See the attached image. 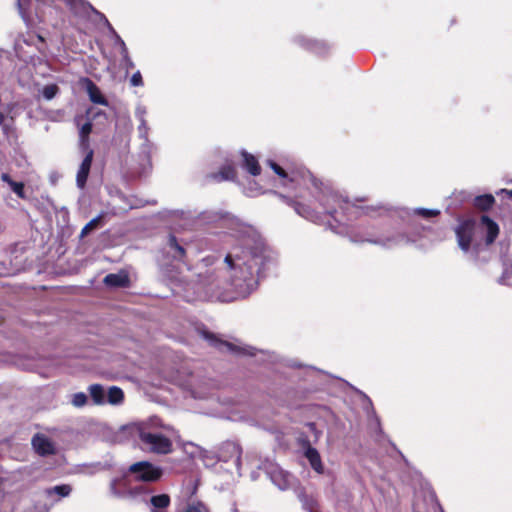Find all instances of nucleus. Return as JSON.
<instances>
[{"label":"nucleus","instance_id":"obj_1","mask_svg":"<svg viewBox=\"0 0 512 512\" xmlns=\"http://www.w3.org/2000/svg\"><path fill=\"white\" fill-rule=\"evenodd\" d=\"M267 165L283 180V185L288 183H296L302 186L309 194L318 202L322 211L316 210L311 203L305 201L303 194L296 195V199L289 198L279 194L287 205L291 206L294 211L304 219L316 224H326L335 233H342L344 218L350 219L357 215L383 216L388 209L383 205L377 206H358L344 198L338 192L333 191L330 187L324 185L320 180L316 179L309 171H302L299 175L289 174L275 161L267 160Z\"/></svg>","mask_w":512,"mask_h":512},{"label":"nucleus","instance_id":"obj_2","mask_svg":"<svg viewBox=\"0 0 512 512\" xmlns=\"http://www.w3.org/2000/svg\"><path fill=\"white\" fill-rule=\"evenodd\" d=\"M232 235L237 244L224 262L234 292L245 298L257 289L260 279L276 264L277 255L249 225L236 222Z\"/></svg>","mask_w":512,"mask_h":512},{"label":"nucleus","instance_id":"obj_3","mask_svg":"<svg viewBox=\"0 0 512 512\" xmlns=\"http://www.w3.org/2000/svg\"><path fill=\"white\" fill-rule=\"evenodd\" d=\"M203 267H199L196 279L190 276H183L179 279V288L184 291V297L187 301L192 300H213L218 299L221 301H227L228 299L218 294L217 289L219 283L215 271L212 269L202 270Z\"/></svg>","mask_w":512,"mask_h":512},{"label":"nucleus","instance_id":"obj_4","mask_svg":"<svg viewBox=\"0 0 512 512\" xmlns=\"http://www.w3.org/2000/svg\"><path fill=\"white\" fill-rule=\"evenodd\" d=\"M70 9L71 13L79 21H89L92 19V12L95 8L86 0H62ZM54 2V0H18V9L24 21H27L33 13L42 20L45 11L44 6Z\"/></svg>","mask_w":512,"mask_h":512},{"label":"nucleus","instance_id":"obj_5","mask_svg":"<svg viewBox=\"0 0 512 512\" xmlns=\"http://www.w3.org/2000/svg\"><path fill=\"white\" fill-rule=\"evenodd\" d=\"M138 446L147 453L167 455L172 452L173 444L169 435L153 427L142 425L137 430Z\"/></svg>","mask_w":512,"mask_h":512},{"label":"nucleus","instance_id":"obj_6","mask_svg":"<svg viewBox=\"0 0 512 512\" xmlns=\"http://www.w3.org/2000/svg\"><path fill=\"white\" fill-rule=\"evenodd\" d=\"M350 240L354 243H370L386 249H392L415 242V239L404 232L366 231L364 233L350 234Z\"/></svg>","mask_w":512,"mask_h":512},{"label":"nucleus","instance_id":"obj_7","mask_svg":"<svg viewBox=\"0 0 512 512\" xmlns=\"http://www.w3.org/2000/svg\"><path fill=\"white\" fill-rule=\"evenodd\" d=\"M128 473L133 475L135 481L152 483L161 479L163 469L149 461H139L128 467Z\"/></svg>","mask_w":512,"mask_h":512},{"label":"nucleus","instance_id":"obj_8","mask_svg":"<svg viewBox=\"0 0 512 512\" xmlns=\"http://www.w3.org/2000/svg\"><path fill=\"white\" fill-rule=\"evenodd\" d=\"M478 226L475 220L466 219L460 221L455 228V234L459 248L464 252L468 253L471 248V244L474 241L475 234Z\"/></svg>","mask_w":512,"mask_h":512},{"label":"nucleus","instance_id":"obj_9","mask_svg":"<svg viewBox=\"0 0 512 512\" xmlns=\"http://www.w3.org/2000/svg\"><path fill=\"white\" fill-rule=\"evenodd\" d=\"M200 335L204 340H206L209 345L217 348L220 351H228L236 354H247L250 356H255V348L247 346V347H241L236 346L232 343H229L227 341H223L219 339L215 334L212 332H209L208 330L201 329L199 330Z\"/></svg>","mask_w":512,"mask_h":512},{"label":"nucleus","instance_id":"obj_10","mask_svg":"<svg viewBox=\"0 0 512 512\" xmlns=\"http://www.w3.org/2000/svg\"><path fill=\"white\" fill-rule=\"evenodd\" d=\"M129 475L130 473H128L127 470L121 476L115 477L110 481L109 491L113 497L118 499H129L133 489Z\"/></svg>","mask_w":512,"mask_h":512},{"label":"nucleus","instance_id":"obj_11","mask_svg":"<svg viewBox=\"0 0 512 512\" xmlns=\"http://www.w3.org/2000/svg\"><path fill=\"white\" fill-rule=\"evenodd\" d=\"M292 42L300 48L318 55H324L330 49V46L325 41L310 38L303 34L293 36Z\"/></svg>","mask_w":512,"mask_h":512},{"label":"nucleus","instance_id":"obj_12","mask_svg":"<svg viewBox=\"0 0 512 512\" xmlns=\"http://www.w3.org/2000/svg\"><path fill=\"white\" fill-rule=\"evenodd\" d=\"M266 474L272 483L282 491L288 490L294 481V477L291 474L284 471L276 464H269L266 467Z\"/></svg>","mask_w":512,"mask_h":512},{"label":"nucleus","instance_id":"obj_13","mask_svg":"<svg viewBox=\"0 0 512 512\" xmlns=\"http://www.w3.org/2000/svg\"><path fill=\"white\" fill-rule=\"evenodd\" d=\"M187 244L174 235H169L164 246V253L175 261L182 262L186 256Z\"/></svg>","mask_w":512,"mask_h":512},{"label":"nucleus","instance_id":"obj_14","mask_svg":"<svg viewBox=\"0 0 512 512\" xmlns=\"http://www.w3.org/2000/svg\"><path fill=\"white\" fill-rule=\"evenodd\" d=\"M111 40L113 41L114 47H117L121 56L120 59V65L125 70L126 74L129 73L131 69L134 68L135 64L130 57L128 47L124 40L121 38V36L116 32L113 31V34L110 36Z\"/></svg>","mask_w":512,"mask_h":512},{"label":"nucleus","instance_id":"obj_15","mask_svg":"<svg viewBox=\"0 0 512 512\" xmlns=\"http://www.w3.org/2000/svg\"><path fill=\"white\" fill-rule=\"evenodd\" d=\"M17 106L15 102L5 104V107L0 108V127L4 135L8 136L13 128L16 118L14 110Z\"/></svg>","mask_w":512,"mask_h":512},{"label":"nucleus","instance_id":"obj_16","mask_svg":"<svg viewBox=\"0 0 512 512\" xmlns=\"http://www.w3.org/2000/svg\"><path fill=\"white\" fill-rule=\"evenodd\" d=\"M218 457L224 462L233 461L238 468L241 463V448L235 442H226L220 448Z\"/></svg>","mask_w":512,"mask_h":512},{"label":"nucleus","instance_id":"obj_17","mask_svg":"<svg viewBox=\"0 0 512 512\" xmlns=\"http://www.w3.org/2000/svg\"><path fill=\"white\" fill-rule=\"evenodd\" d=\"M32 446L40 456H48L55 453V446L52 441L43 434H36L32 438Z\"/></svg>","mask_w":512,"mask_h":512},{"label":"nucleus","instance_id":"obj_18","mask_svg":"<svg viewBox=\"0 0 512 512\" xmlns=\"http://www.w3.org/2000/svg\"><path fill=\"white\" fill-rule=\"evenodd\" d=\"M93 150H89L82 160L76 175V185L79 189H84L90 173L92 161H93Z\"/></svg>","mask_w":512,"mask_h":512},{"label":"nucleus","instance_id":"obj_19","mask_svg":"<svg viewBox=\"0 0 512 512\" xmlns=\"http://www.w3.org/2000/svg\"><path fill=\"white\" fill-rule=\"evenodd\" d=\"M481 230L486 234V245H491L499 234L498 224L487 215H482L480 219Z\"/></svg>","mask_w":512,"mask_h":512},{"label":"nucleus","instance_id":"obj_20","mask_svg":"<svg viewBox=\"0 0 512 512\" xmlns=\"http://www.w3.org/2000/svg\"><path fill=\"white\" fill-rule=\"evenodd\" d=\"M135 118L138 120L139 124L137 127L138 137L139 139L148 138L149 126L146 121L147 108L143 104H137L134 111Z\"/></svg>","mask_w":512,"mask_h":512},{"label":"nucleus","instance_id":"obj_21","mask_svg":"<svg viewBox=\"0 0 512 512\" xmlns=\"http://www.w3.org/2000/svg\"><path fill=\"white\" fill-rule=\"evenodd\" d=\"M103 282L108 287L125 288L129 286L130 279L125 271H120L118 273H110L106 275Z\"/></svg>","mask_w":512,"mask_h":512},{"label":"nucleus","instance_id":"obj_22","mask_svg":"<svg viewBox=\"0 0 512 512\" xmlns=\"http://www.w3.org/2000/svg\"><path fill=\"white\" fill-rule=\"evenodd\" d=\"M502 273L497 278L496 282L501 286H510L512 278V259L508 255L500 257Z\"/></svg>","mask_w":512,"mask_h":512},{"label":"nucleus","instance_id":"obj_23","mask_svg":"<svg viewBox=\"0 0 512 512\" xmlns=\"http://www.w3.org/2000/svg\"><path fill=\"white\" fill-rule=\"evenodd\" d=\"M85 82H86V91L88 93V96H89V99L91 100V102H93L95 104L107 106L108 101L105 98V96L101 93L98 86L89 78H86Z\"/></svg>","mask_w":512,"mask_h":512},{"label":"nucleus","instance_id":"obj_24","mask_svg":"<svg viewBox=\"0 0 512 512\" xmlns=\"http://www.w3.org/2000/svg\"><path fill=\"white\" fill-rule=\"evenodd\" d=\"M152 490L145 484L133 486L132 492L128 500L149 504Z\"/></svg>","mask_w":512,"mask_h":512},{"label":"nucleus","instance_id":"obj_25","mask_svg":"<svg viewBox=\"0 0 512 512\" xmlns=\"http://www.w3.org/2000/svg\"><path fill=\"white\" fill-rule=\"evenodd\" d=\"M243 157L242 167L252 176H258L261 173V167L256 157L245 150L241 152Z\"/></svg>","mask_w":512,"mask_h":512},{"label":"nucleus","instance_id":"obj_26","mask_svg":"<svg viewBox=\"0 0 512 512\" xmlns=\"http://www.w3.org/2000/svg\"><path fill=\"white\" fill-rule=\"evenodd\" d=\"M72 492V487L69 484H60L53 487H49L45 489L44 493L46 497L52 498L54 496H57L56 499H54V502H58L61 498L68 497Z\"/></svg>","mask_w":512,"mask_h":512},{"label":"nucleus","instance_id":"obj_27","mask_svg":"<svg viewBox=\"0 0 512 512\" xmlns=\"http://www.w3.org/2000/svg\"><path fill=\"white\" fill-rule=\"evenodd\" d=\"M209 178L215 182L234 181L236 178L235 168L231 165H224L219 172L211 173Z\"/></svg>","mask_w":512,"mask_h":512},{"label":"nucleus","instance_id":"obj_28","mask_svg":"<svg viewBox=\"0 0 512 512\" xmlns=\"http://www.w3.org/2000/svg\"><path fill=\"white\" fill-rule=\"evenodd\" d=\"M1 180L5 182L9 186L10 190L13 191L20 199H27L23 182L14 181L7 173L1 174Z\"/></svg>","mask_w":512,"mask_h":512},{"label":"nucleus","instance_id":"obj_29","mask_svg":"<svg viewBox=\"0 0 512 512\" xmlns=\"http://www.w3.org/2000/svg\"><path fill=\"white\" fill-rule=\"evenodd\" d=\"M305 456L308 459L311 467L319 474L323 473V465L321 462L320 454L317 449L309 446L305 451Z\"/></svg>","mask_w":512,"mask_h":512},{"label":"nucleus","instance_id":"obj_30","mask_svg":"<svg viewBox=\"0 0 512 512\" xmlns=\"http://www.w3.org/2000/svg\"><path fill=\"white\" fill-rule=\"evenodd\" d=\"M141 141L142 142L139 147V158L143 164L151 166V153L154 145L149 138L141 139Z\"/></svg>","mask_w":512,"mask_h":512},{"label":"nucleus","instance_id":"obj_31","mask_svg":"<svg viewBox=\"0 0 512 512\" xmlns=\"http://www.w3.org/2000/svg\"><path fill=\"white\" fill-rule=\"evenodd\" d=\"M90 396L93 402L97 405H103L106 403V392L102 385L92 384L88 388Z\"/></svg>","mask_w":512,"mask_h":512},{"label":"nucleus","instance_id":"obj_32","mask_svg":"<svg viewBox=\"0 0 512 512\" xmlns=\"http://www.w3.org/2000/svg\"><path fill=\"white\" fill-rule=\"evenodd\" d=\"M124 393L121 388L111 386L106 394V403L118 405L123 402Z\"/></svg>","mask_w":512,"mask_h":512},{"label":"nucleus","instance_id":"obj_33","mask_svg":"<svg viewBox=\"0 0 512 512\" xmlns=\"http://www.w3.org/2000/svg\"><path fill=\"white\" fill-rule=\"evenodd\" d=\"M170 496L168 494L151 495L149 504L152 505L153 510L164 509L170 505Z\"/></svg>","mask_w":512,"mask_h":512},{"label":"nucleus","instance_id":"obj_34","mask_svg":"<svg viewBox=\"0 0 512 512\" xmlns=\"http://www.w3.org/2000/svg\"><path fill=\"white\" fill-rule=\"evenodd\" d=\"M495 202V198L492 194H484L475 197L474 199V205L478 209L481 210H488L490 209Z\"/></svg>","mask_w":512,"mask_h":512},{"label":"nucleus","instance_id":"obj_35","mask_svg":"<svg viewBox=\"0 0 512 512\" xmlns=\"http://www.w3.org/2000/svg\"><path fill=\"white\" fill-rule=\"evenodd\" d=\"M224 218V215L218 211H204L199 214V222L203 224L216 223Z\"/></svg>","mask_w":512,"mask_h":512},{"label":"nucleus","instance_id":"obj_36","mask_svg":"<svg viewBox=\"0 0 512 512\" xmlns=\"http://www.w3.org/2000/svg\"><path fill=\"white\" fill-rule=\"evenodd\" d=\"M183 450L189 454L191 458L200 457L203 456V453L205 452L201 447L198 445H195L192 442H186L183 444Z\"/></svg>","mask_w":512,"mask_h":512},{"label":"nucleus","instance_id":"obj_37","mask_svg":"<svg viewBox=\"0 0 512 512\" xmlns=\"http://www.w3.org/2000/svg\"><path fill=\"white\" fill-rule=\"evenodd\" d=\"M412 214L424 219H429L438 216L440 211L438 209L415 208L412 210Z\"/></svg>","mask_w":512,"mask_h":512},{"label":"nucleus","instance_id":"obj_38","mask_svg":"<svg viewBox=\"0 0 512 512\" xmlns=\"http://www.w3.org/2000/svg\"><path fill=\"white\" fill-rule=\"evenodd\" d=\"M92 131V124L90 122L84 123L79 130V137L82 146L88 145L89 134Z\"/></svg>","mask_w":512,"mask_h":512},{"label":"nucleus","instance_id":"obj_39","mask_svg":"<svg viewBox=\"0 0 512 512\" xmlns=\"http://www.w3.org/2000/svg\"><path fill=\"white\" fill-rule=\"evenodd\" d=\"M184 512H210V510L202 501H193L188 503Z\"/></svg>","mask_w":512,"mask_h":512},{"label":"nucleus","instance_id":"obj_40","mask_svg":"<svg viewBox=\"0 0 512 512\" xmlns=\"http://www.w3.org/2000/svg\"><path fill=\"white\" fill-rule=\"evenodd\" d=\"M92 16H95L96 22H101L103 25L108 29L110 36L113 34V31H116L113 26L110 24L109 20L106 18V16L95 9V11L92 12Z\"/></svg>","mask_w":512,"mask_h":512},{"label":"nucleus","instance_id":"obj_41","mask_svg":"<svg viewBox=\"0 0 512 512\" xmlns=\"http://www.w3.org/2000/svg\"><path fill=\"white\" fill-rule=\"evenodd\" d=\"M59 92V87L56 84H49L43 87L42 96L46 100H52Z\"/></svg>","mask_w":512,"mask_h":512},{"label":"nucleus","instance_id":"obj_42","mask_svg":"<svg viewBox=\"0 0 512 512\" xmlns=\"http://www.w3.org/2000/svg\"><path fill=\"white\" fill-rule=\"evenodd\" d=\"M87 395L83 392H78V393H75L73 396H72V404L75 406V407H82L86 404L87 402Z\"/></svg>","mask_w":512,"mask_h":512},{"label":"nucleus","instance_id":"obj_43","mask_svg":"<svg viewBox=\"0 0 512 512\" xmlns=\"http://www.w3.org/2000/svg\"><path fill=\"white\" fill-rule=\"evenodd\" d=\"M101 219V215L93 218L90 222H88L81 231V236L87 235L92 229L96 228L99 221Z\"/></svg>","mask_w":512,"mask_h":512},{"label":"nucleus","instance_id":"obj_44","mask_svg":"<svg viewBox=\"0 0 512 512\" xmlns=\"http://www.w3.org/2000/svg\"><path fill=\"white\" fill-rule=\"evenodd\" d=\"M130 85L133 87H142L144 85L142 74L140 71H136L130 78Z\"/></svg>","mask_w":512,"mask_h":512},{"label":"nucleus","instance_id":"obj_45","mask_svg":"<svg viewBox=\"0 0 512 512\" xmlns=\"http://www.w3.org/2000/svg\"><path fill=\"white\" fill-rule=\"evenodd\" d=\"M184 267H186V272H187L186 274H184L183 272H180V275L172 277L173 282L175 283V285L178 288H179V279H181L183 276H187L188 275V276L192 277L193 279H196L197 273H192L190 271V268L187 266V264H184Z\"/></svg>","mask_w":512,"mask_h":512},{"label":"nucleus","instance_id":"obj_46","mask_svg":"<svg viewBox=\"0 0 512 512\" xmlns=\"http://www.w3.org/2000/svg\"><path fill=\"white\" fill-rule=\"evenodd\" d=\"M488 260V258H482L479 255H475L473 258V261L479 266L485 265L488 262Z\"/></svg>","mask_w":512,"mask_h":512},{"label":"nucleus","instance_id":"obj_47","mask_svg":"<svg viewBox=\"0 0 512 512\" xmlns=\"http://www.w3.org/2000/svg\"><path fill=\"white\" fill-rule=\"evenodd\" d=\"M245 193L250 197H254L261 192H260V189H258V188H255V189L248 188L245 190Z\"/></svg>","mask_w":512,"mask_h":512},{"label":"nucleus","instance_id":"obj_48","mask_svg":"<svg viewBox=\"0 0 512 512\" xmlns=\"http://www.w3.org/2000/svg\"><path fill=\"white\" fill-rule=\"evenodd\" d=\"M163 429H165L166 431L170 432L171 435L175 433L174 429L171 428L170 426H163Z\"/></svg>","mask_w":512,"mask_h":512},{"label":"nucleus","instance_id":"obj_49","mask_svg":"<svg viewBox=\"0 0 512 512\" xmlns=\"http://www.w3.org/2000/svg\"><path fill=\"white\" fill-rule=\"evenodd\" d=\"M364 397H365V399L367 400V402H368V404H369V406H370V408H371V411L374 413V410H373V408H372V402H371V400H370L366 395H364Z\"/></svg>","mask_w":512,"mask_h":512},{"label":"nucleus","instance_id":"obj_50","mask_svg":"<svg viewBox=\"0 0 512 512\" xmlns=\"http://www.w3.org/2000/svg\"><path fill=\"white\" fill-rule=\"evenodd\" d=\"M510 198L512 199V190L508 191Z\"/></svg>","mask_w":512,"mask_h":512}]
</instances>
